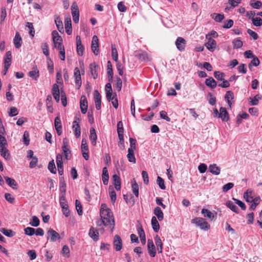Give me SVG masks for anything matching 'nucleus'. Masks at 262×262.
Masks as SVG:
<instances>
[{
    "instance_id": "obj_1",
    "label": "nucleus",
    "mask_w": 262,
    "mask_h": 262,
    "mask_svg": "<svg viewBox=\"0 0 262 262\" xmlns=\"http://www.w3.org/2000/svg\"><path fill=\"white\" fill-rule=\"evenodd\" d=\"M100 215L101 220L97 222V225L101 226L102 225H103L105 226H108L111 232H113L115 226V222L112 212L110 213H107L105 215Z\"/></svg>"
},
{
    "instance_id": "obj_2",
    "label": "nucleus",
    "mask_w": 262,
    "mask_h": 262,
    "mask_svg": "<svg viewBox=\"0 0 262 262\" xmlns=\"http://www.w3.org/2000/svg\"><path fill=\"white\" fill-rule=\"evenodd\" d=\"M191 223L199 227L201 229L208 230L210 229V225L202 217H196L191 220Z\"/></svg>"
},
{
    "instance_id": "obj_3",
    "label": "nucleus",
    "mask_w": 262,
    "mask_h": 262,
    "mask_svg": "<svg viewBox=\"0 0 262 262\" xmlns=\"http://www.w3.org/2000/svg\"><path fill=\"white\" fill-rule=\"evenodd\" d=\"M47 239L51 242H55L57 239H60V236L58 233L52 229H49L47 231Z\"/></svg>"
},
{
    "instance_id": "obj_4",
    "label": "nucleus",
    "mask_w": 262,
    "mask_h": 262,
    "mask_svg": "<svg viewBox=\"0 0 262 262\" xmlns=\"http://www.w3.org/2000/svg\"><path fill=\"white\" fill-rule=\"evenodd\" d=\"M62 151L64 153V157L67 160H69L71 158V150L69 145V142L67 139L64 138L63 140V145L62 146Z\"/></svg>"
},
{
    "instance_id": "obj_5",
    "label": "nucleus",
    "mask_w": 262,
    "mask_h": 262,
    "mask_svg": "<svg viewBox=\"0 0 262 262\" xmlns=\"http://www.w3.org/2000/svg\"><path fill=\"white\" fill-rule=\"evenodd\" d=\"M74 77L76 86L77 89H79L82 84V81L80 70L78 67L74 69Z\"/></svg>"
},
{
    "instance_id": "obj_6",
    "label": "nucleus",
    "mask_w": 262,
    "mask_h": 262,
    "mask_svg": "<svg viewBox=\"0 0 262 262\" xmlns=\"http://www.w3.org/2000/svg\"><path fill=\"white\" fill-rule=\"evenodd\" d=\"M206 38L207 39V42L205 45L206 47L210 51H213L216 46V41L212 39L209 34L206 35Z\"/></svg>"
},
{
    "instance_id": "obj_7",
    "label": "nucleus",
    "mask_w": 262,
    "mask_h": 262,
    "mask_svg": "<svg viewBox=\"0 0 262 262\" xmlns=\"http://www.w3.org/2000/svg\"><path fill=\"white\" fill-rule=\"evenodd\" d=\"M98 38L96 35H94L92 38L91 49L92 52L95 55H97L99 53V43H98Z\"/></svg>"
},
{
    "instance_id": "obj_8",
    "label": "nucleus",
    "mask_w": 262,
    "mask_h": 262,
    "mask_svg": "<svg viewBox=\"0 0 262 262\" xmlns=\"http://www.w3.org/2000/svg\"><path fill=\"white\" fill-rule=\"evenodd\" d=\"M113 245L117 251L121 250L122 247V241L118 235H116L114 238Z\"/></svg>"
},
{
    "instance_id": "obj_9",
    "label": "nucleus",
    "mask_w": 262,
    "mask_h": 262,
    "mask_svg": "<svg viewBox=\"0 0 262 262\" xmlns=\"http://www.w3.org/2000/svg\"><path fill=\"white\" fill-rule=\"evenodd\" d=\"M94 98L96 108L97 110H100L101 109V96L98 90L94 91Z\"/></svg>"
},
{
    "instance_id": "obj_10",
    "label": "nucleus",
    "mask_w": 262,
    "mask_h": 262,
    "mask_svg": "<svg viewBox=\"0 0 262 262\" xmlns=\"http://www.w3.org/2000/svg\"><path fill=\"white\" fill-rule=\"evenodd\" d=\"M147 248L150 256L152 257H155L156 254V250L151 239H148L147 241Z\"/></svg>"
},
{
    "instance_id": "obj_11",
    "label": "nucleus",
    "mask_w": 262,
    "mask_h": 262,
    "mask_svg": "<svg viewBox=\"0 0 262 262\" xmlns=\"http://www.w3.org/2000/svg\"><path fill=\"white\" fill-rule=\"evenodd\" d=\"M80 106L81 113L83 114H85L88 110V101L85 96L83 95L81 97Z\"/></svg>"
},
{
    "instance_id": "obj_12",
    "label": "nucleus",
    "mask_w": 262,
    "mask_h": 262,
    "mask_svg": "<svg viewBox=\"0 0 262 262\" xmlns=\"http://www.w3.org/2000/svg\"><path fill=\"white\" fill-rule=\"evenodd\" d=\"M76 45L77 54L79 56H82L84 48L81 43L80 37L78 35L76 36Z\"/></svg>"
},
{
    "instance_id": "obj_13",
    "label": "nucleus",
    "mask_w": 262,
    "mask_h": 262,
    "mask_svg": "<svg viewBox=\"0 0 262 262\" xmlns=\"http://www.w3.org/2000/svg\"><path fill=\"white\" fill-rule=\"evenodd\" d=\"M186 45V40L182 37H178L176 41V45L177 49L180 51H183L185 49Z\"/></svg>"
},
{
    "instance_id": "obj_14",
    "label": "nucleus",
    "mask_w": 262,
    "mask_h": 262,
    "mask_svg": "<svg viewBox=\"0 0 262 262\" xmlns=\"http://www.w3.org/2000/svg\"><path fill=\"white\" fill-rule=\"evenodd\" d=\"M219 118H221L222 120L224 122H227L229 120V115L226 108L223 107L220 108Z\"/></svg>"
},
{
    "instance_id": "obj_15",
    "label": "nucleus",
    "mask_w": 262,
    "mask_h": 262,
    "mask_svg": "<svg viewBox=\"0 0 262 262\" xmlns=\"http://www.w3.org/2000/svg\"><path fill=\"white\" fill-rule=\"evenodd\" d=\"M52 95L57 102L59 101L60 92L59 86L57 84H54L52 88Z\"/></svg>"
},
{
    "instance_id": "obj_16",
    "label": "nucleus",
    "mask_w": 262,
    "mask_h": 262,
    "mask_svg": "<svg viewBox=\"0 0 262 262\" xmlns=\"http://www.w3.org/2000/svg\"><path fill=\"white\" fill-rule=\"evenodd\" d=\"M64 25L66 32L68 35H70L72 32V28L71 24V19L70 16L66 17L64 20Z\"/></svg>"
},
{
    "instance_id": "obj_17",
    "label": "nucleus",
    "mask_w": 262,
    "mask_h": 262,
    "mask_svg": "<svg viewBox=\"0 0 262 262\" xmlns=\"http://www.w3.org/2000/svg\"><path fill=\"white\" fill-rule=\"evenodd\" d=\"M98 66L95 62L90 64V73L94 79H96L98 77Z\"/></svg>"
},
{
    "instance_id": "obj_18",
    "label": "nucleus",
    "mask_w": 262,
    "mask_h": 262,
    "mask_svg": "<svg viewBox=\"0 0 262 262\" xmlns=\"http://www.w3.org/2000/svg\"><path fill=\"white\" fill-rule=\"evenodd\" d=\"M55 127L58 135L60 136L62 134V126L61 120L59 117H56L54 120Z\"/></svg>"
},
{
    "instance_id": "obj_19",
    "label": "nucleus",
    "mask_w": 262,
    "mask_h": 262,
    "mask_svg": "<svg viewBox=\"0 0 262 262\" xmlns=\"http://www.w3.org/2000/svg\"><path fill=\"white\" fill-rule=\"evenodd\" d=\"M72 128L75 137L78 138L80 136L81 131L80 125L76 120L73 121Z\"/></svg>"
},
{
    "instance_id": "obj_20",
    "label": "nucleus",
    "mask_w": 262,
    "mask_h": 262,
    "mask_svg": "<svg viewBox=\"0 0 262 262\" xmlns=\"http://www.w3.org/2000/svg\"><path fill=\"white\" fill-rule=\"evenodd\" d=\"M4 179L7 183V184L12 189H17V183L16 181L12 178H9L7 176L4 177Z\"/></svg>"
},
{
    "instance_id": "obj_21",
    "label": "nucleus",
    "mask_w": 262,
    "mask_h": 262,
    "mask_svg": "<svg viewBox=\"0 0 262 262\" xmlns=\"http://www.w3.org/2000/svg\"><path fill=\"white\" fill-rule=\"evenodd\" d=\"M89 235L95 242L99 239V232L96 229L93 227L90 229Z\"/></svg>"
},
{
    "instance_id": "obj_22",
    "label": "nucleus",
    "mask_w": 262,
    "mask_h": 262,
    "mask_svg": "<svg viewBox=\"0 0 262 262\" xmlns=\"http://www.w3.org/2000/svg\"><path fill=\"white\" fill-rule=\"evenodd\" d=\"M135 56L143 61H148L149 60L148 54L144 51H138L135 53Z\"/></svg>"
},
{
    "instance_id": "obj_23",
    "label": "nucleus",
    "mask_w": 262,
    "mask_h": 262,
    "mask_svg": "<svg viewBox=\"0 0 262 262\" xmlns=\"http://www.w3.org/2000/svg\"><path fill=\"white\" fill-rule=\"evenodd\" d=\"M97 136L96 133L95 129L92 127L90 129V139L91 141V143L93 146H95L96 144V141Z\"/></svg>"
},
{
    "instance_id": "obj_24",
    "label": "nucleus",
    "mask_w": 262,
    "mask_h": 262,
    "mask_svg": "<svg viewBox=\"0 0 262 262\" xmlns=\"http://www.w3.org/2000/svg\"><path fill=\"white\" fill-rule=\"evenodd\" d=\"M109 179V174L106 167H104L102 169V180L104 185L108 184Z\"/></svg>"
},
{
    "instance_id": "obj_25",
    "label": "nucleus",
    "mask_w": 262,
    "mask_h": 262,
    "mask_svg": "<svg viewBox=\"0 0 262 262\" xmlns=\"http://www.w3.org/2000/svg\"><path fill=\"white\" fill-rule=\"evenodd\" d=\"M209 171L214 175H219L221 172V168L215 164H210L209 166Z\"/></svg>"
},
{
    "instance_id": "obj_26",
    "label": "nucleus",
    "mask_w": 262,
    "mask_h": 262,
    "mask_svg": "<svg viewBox=\"0 0 262 262\" xmlns=\"http://www.w3.org/2000/svg\"><path fill=\"white\" fill-rule=\"evenodd\" d=\"M113 180L114 182V185L116 189L119 191L121 189V180L120 177L116 174L113 176Z\"/></svg>"
},
{
    "instance_id": "obj_27",
    "label": "nucleus",
    "mask_w": 262,
    "mask_h": 262,
    "mask_svg": "<svg viewBox=\"0 0 262 262\" xmlns=\"http://www.w3.org/2000/svg\"><path fill=\"white\" fill-rule=\"evenodd\" d=\"M55 23L58 30L61 33L64 32L63 24L59 16L55 15Z\"/></svg>"
},
{
    "instance_id": "obj_28",
    "label": "nucleus",
    "mask_w": 262,
    "mask_h": 262,
    "mask_svg": "<svg viewBox=\"0 0 262 262\" xmlns=\"http://www.w3.org/2000/svg\"><path fill=\"white\" fill-rule=\"evenodd\" d=\"M14 45L16 49H19L22 43V39L18 32H16L13 39Z\"/></svg>"
},
{
    "instance_id": "obj_29",
    "label": "nucleus",
    "mask_w": 262,
    "mask_h": 262,
    "mask_svg": "<svg viewBox=\"0 0 262 262\" xmlns=\"http://www.w3.org/2000/svg\"><path fill=\"white\" fill-rule=\"evenodd\" d=\"M28 75L35 80L37 79L39 76V73L36 66L33 67L32 70L28 73Z\"/></svg>"
},
{
    "instance_id": "obj_30",
    "label": "nucleus",
    "mask_w": 262,
    "mask_h": 262,
    "mask_svg": "<svg viewBox=\"0 0 262 262\" xmlns=\"http://www.w3.org/2000/svg\"><path fill=\"white\" fill-rule=\"evenodd\" d=\"M201 213L204 217H207L211 221H213L214 219L215 216L214 214L207 209L203 208Z\"/></svg>"
},
{
    "instance_id": "obj_31",
    "label": "nucleus",
    "mask_w": 262,
    "mask_h": 262,
    "mask_svg": "<svg viewBox=\"0 0 262 262\" xmlns=\"http://www.w3.org/2000/svg\"><path fill=\"white\" fill-rule=\"evenodd\" d=\"M205 83L206 86L212 89L215 88L217 86L216 82L211 77L206 79Z\"/></svg>"
},
{
    "instance_id": "obj_32",
    "label": "nucleus",
    "mask_w": 262,
    "mask_h": 262,
    "mask_svg": "<svg viewBox=\"0 0 262 262\" xmlns=\"http://www.w3.org/2000/svg\"><path fill=\"white\" fill-rule=\"evenodd\" d=\"M52 36L53 41L54 45H56L59 42L62 41V39L61 37L59 35L58 33L56 30L52 31Z\"/></svg>"
},
{
    "instance_id": "obj_33",
    "label": "nucleus",
    "mask_w": 262,
    "mask_h": 262,
    "mask_svg": "<svg viewBox=\"0 0 262 262\" xmlns=\"http://www.w3.org/2000/svg\"><path fill=\"white\" fill-rule=\"evenodd\" d=\"M1 155L6 160H9L10 159V154L9 150L6 147H3L0 148Z\"/></svg>"
},
{
    "instance_id": "obj_34",
    "label": "nucleus",
    "mask_w": 262,
    "mask_h": 262,
    "mask_svg": "<svg viewBox=\"0 0 262 262\" xmlns=\"http://www.w3.org/2000/svg\"><path fill=\"white\" fill-rule=\"evenodd\" d=\"M151 224L154 231L155 232H158L160 229V225L156 216L152 217Z\"/></svg>"
},
{
    "instance_id": "obj_35",
    "label": "nucleus",
    "mask_w": 262,
    "mask_h": 262,
    "mask_svg": "<svg viewBox=\"0 0 262 262\" xmlns=\"http://www.w3.org/2000/svg\"><path fill=\"white\" fill-rule=\"evenodd\" d=\"M154 213L157 217L159 221L163 220L164 218V214L162 210L159 207H156L155 208L154 210Z\"/></svg>"
},
{
    "instance_id": "obj_36",
    "label": "nucleus",
    "mask_w": 262,
    "mask_h": 262,
    "mask_svg": "<svg viewBox=\"0 0 262 262\" xmlns=\"http://www.w3.org/2000/svg\"><path fill=\"white\" fill-rule=\"evenodd\" d=\"M244 198L248 203H252L253 201V192L251 190H248L244 193Z\"/></svg>"
},
{
    "instance_id": "obj_37",
    "label": "nucleus",
    "mask_w": 262,
    "mask_h": 262,
    "mask_svg": "<svg viewBox=\"0 0 262 262\" xmlns=\"http://www.w3.org/2000/svg\"><path fill=\"white\" fill-rule=\"evenodd\" d=\"M155 241L158 252L160 253H162L163 249V244L160 237L158 235H157L155 237Z\"/></svg>"
},
{
    "instance_id": "obj_38",
    "label": "nucleus",
    "mask_w": 262,
    "mask_h": 262,
    "mask_svg": "<svg viewBox=\"0 0 262 262\" xmlns=\"http://www.w3.org/2000/svg\"><path fill=\"white\" fill-rule=\"evenodd\" d=\"M12 60V54L11 51H7L6 53V57L4 59L5 66L9 67L11 65Z\"/></svg>"
},
{
    "instance_id": "obj_39",
    "label": "nucleus",
    "mask_w": 262,
    "mask_h": 262,
    "mask_svg": "<svg viewBox=\"0 0 262 262\" xmlns=\"http://www.w3.org/2000/svg\"><path fill=\"white\" fill-rule=\"evenodd\" d=\"M127 158L129 162L135 163L136 159L135 157L134 150L128 149V154L127 155Z\"/></svg>"
},
{
    "instance_id": "obj_40",
    "label": "nucleus",
    "mask_w": 262,
    "mask_h": 262,
    "mask_svg": "<svg viewBox=\"0 0 262 262\" xmlns=\"http://www.w3.org/2000/svg\"><path fill=\"white\" fill-rule=\"evenodd\" d=\"M225 99L227 101L229 106L231 107L232 103L230 100L234 99L233 93L231 91H227L226 93Z\"/></svg>"
},
{
    "instance_id": "obj_41",
    "label": "nucleus",
    "mask_w": 262,
    "mask_h": 262,
    "mask_svg": "<svg viewBox=\"0 0 262 262\" xmlns=\"http://www.w3.org/2000/svg\"><path fill=\"white\" fill-rule=\"evenodd\" d=\"M132 188L133 192L136 196L138 197L139 195V187L136 181L133 179L132 181Z\"/></svg>"
},
{
    "instance_id": "obj_42",
    "label": "nucleus",
    "mask_w": 262,
    "mask_h": 262,
    "mask_svg": "<svg viewBox=\"0 0 262 262\" xmlns=\"http://www.w3.org/2000/svg\"><path fill=\"white\" fill-rule=\"evenodd\" d=\"M226 206L232 211L236 213H239L237 207L231 201H228L226 203Z\"/></svg>"
},
{
    "instance_id": "obj_43",
    "label": "nucleus",
    "mask_w": 262,
    "mask_h": 262,
    "mask_svg": "<svg viewBox=\"0 0 262 262\" xmlns=\"http://www.w3.org/2000/svg\"><path fill=\"white\" fill-rule=\"evenodd\" d=\"M72 15V17L79 15V8L75 2L72 4L71 6Z\"/></svg>"
},
{
    "instance_id": "obj_44",
    "label": "nucleus",
    "mask_w": 262,
    "mask_h": 262,
    "mask_svg": "<svg viewBox=\"0 0 262 262\" xmlns=\"http://www.w3.org/2000/svg\"><path fill=\"white\" fill-rule=\"evenodd\" d=\"M111 212L112 211L111 210V209L107 207V206L105 204H101L100 210V214L105 215L107 213H111Z\"/></svg>"
},
{
    "instance_id": "obj_45",
    "label": "nucleus",
    "mask_w": 262,
    "mask_h": 262,
    "mask_svg": "<svg viewBox=\"0 0 262 262\" xmlns=\"http://www.w3.org/2000/svg\"><path fill=\"white\" fill-rule=\"evenodd\" d=\"M48 45L47 43L43 42L41 45V49L42 51L43 54L47 57V59H49V52L48 49Z\"/></svg>"
},
{
    "instance_id": "obj_46",
    "label": "nucleus",
    "mask_w": 262,
    "mask_h": 262,
    "mask_svg": "<svg viewBox=\"0 0 262 262\" xmlns=\"http://www.w3.org/2000/svg\"><path fill=\"white\" fill-rule=\"evenodd\" d=\"M250 5L254 9H259L262 5V2L259 1L250 0Z\"/></svg>"
},
{
    "instance_id": "obj_47",
    "label": "nucleus",
    "mask_w": 262,
    "mask_h": 262,
    "mask_svg": "<svg viewBox=\"0 0 262 262\" xmlns=\"http://www.w3.org/2000/svg\"><path fill=\"white\" fill-rule=\"evenodd\" d=\"M212 18L216 22H221L224 19V15L222 14L213 13Z\"/></svg>"
},
{
    "instance_id": "obj_48",
    "label": "nucleus",
    "mask_w": 262,
    "mask_h": 262,
    "mask_svg": "<svg viewBox=\"0 0 262 262\" xmlns=\"http://www.w3.org/2000/svg\"><path fill=\"white\" fill-rule=\"evenodd\" d=\"M59 190L61 193H63L62 194L65 195V193L66 191V184L63 178H60Z\"/></svg>"
},
{
    "instance_id": "obj_49",
    "label": "nucleus",
    "mask_w": 262,
    "mask_h": 262,
    "mask_svg": "<svg viewBox=\"0 0 262 262\" xmlns=\"http://www.w3.org/2000/svg\"><path fill=\"white\" fill-rule=\"evenodd\" d=\"M0 231L2 232L5 235L8 237H12L14 235L13 232L12 230L7 229L6 228L0 229Z\"/></svg>"
},
{
    "instance_id": "obj_50",
    "label": "nucleus",
    "mask_w": 262,
    "mask_h": 262,
    "mask_svg": "<svg viewBox=\"0 0 262 262\" xmlns=\"http://www.w3.org/2000/svg\"><path fill=\"white\" fill-rule=\"evenodd\" d=\"M76 209L77 211L78 215H81L82 214V207L79 201L76 200L75 201Z\"/></svg>"
},
{
    "instance_id": "obj_51",
    "label": "nucleus",
    "mask_w": 262,
    "mask_h": 262,
    "mask_svg": "<svg viewBox=\"0 0 262 262\" xmlns=\"http://www.w3.org/2000/svg\"><path fill=\"white\" fill-rule=\"evenodd\" d=\"M40 221L38 218L36 216H32V220L30 221L29 224L33 227H37L39 226Z\"/></svg>"
},
{
    "instance_id": "obj_52",
    "label": "nucleus",
    "mask_w": 262,
    "mask_h": 262,
    "mask_svg": "<svg viewBox=\"0 0 262 262\" xmlns=\"http://www.w3.org/2000/svg\"><path fill=\"white\" fill-rule=\"evenodd\" d=\"M26 27L28 28L29 29V33L30 36L33 37L35 34V30L32 23L27 22L26 25Z\"/></svg>"
},
{
    "instance_id": "obj_53",
    "label": "nucleus",
    "mask_w": 262,
    "mask_h": 262,
    "mask_svg": "<svg viewBox=\"0 0 262 262\" xmlns=\"http://www.w3.org/2000/svg\"><path fill=\"white\" fill-rule=\"evenodd\" d=\"M48 168L51 173L54 174L56 173V171L55 170V165L54 163V160H52V161L49 162L48 166Z\"/></svg>"
},
{
    "instance_id": "obj_54",
    "label": "nucleus",
    "mask_w": 262,
    "mask_h": 262,
    "mask_svg": "<svg viewBox=\"0 0 262 262\" xmlns=\"http://www.w3.org/2000/svg\"><path fill=\"white\" fill-rule=\"evenodd\" d=\"M232 43H233V48L234 49H238V48H241L243 46V42L239 38H237L236 39H234L232 41Z\"/></svg>"
},
{
    "instance_id": "obj_55",
    "label": "nucleus",
    "mask_w": 262,
    "mask_h": 262,
    "mask_svg": "<svg viewBox=\"0 0 262 262\" xmlns=\"http://www.w3.org/2000/svg\"><path fill=\"white\" fill-rule=\"evenodd\" d=\"M214 76L217 80L222 81L224 80L225 74L219 71H215Z\"/></svg>"
},
{
    "instance_id": "obj_56",
    "label": "nucleus",
    "mask_w": 262,
    "mask_h": 262,
    "mask_svg": "<svg viewBox=\"0 0 262 262\" xmlns=\"http://www.w3.org/2000/svg\"><path fill=\"white\" fill-rule=\"evenodd\" d=\"M122 85V81L121 79L119 77H117L115 80V87L118 92H120L121 90Z\"/></svg>"
},
{
    "instance_id": "obj_57",
    "label": "nucleus",
    "mask_w": 262,
    "mask_h": 262,
    "mask_svg": "<svg viewBox=\"0 0 262 262\" xmlns=\"http://www.w3.org/2000/svg\"><path fill=\"white\" fill-rule=\"evenodd\" d=\"M157 182L161 189L165 190L166 189L164 181L162 178L158 176L157 178Z\"/></svg>"
},
{
    "instance_id": "obj_58",
    "label": "nucleus",
    "mask_w": 262,
    "mask_h": 262,
    "mask_svg": "<svg viewBox=\"0 0 262 262\" xmlns=\"http://www.w3.org/2000/svg\"><path fill=\"white\" fill-rule=\"evenodd\" d=\"M112 56L114 61H118V53L114 45L112 46Z\"/></svg>"
},
{
    "instance_id": "obj_59",
    "label": "nucleus",
    "mask_w": 262,
    "mask_h": 262,
    "mask_svg": "<svg viewBox=\"0 0 262 262\" xmlns=\"http://www.w3.org/2000/svg\"><path fill=\"white\" fill-rule=\"evenodd\" d=\"M56 164L57 168L63 167L62 162V157L61 154H59L56 156Z\"/></svg>"
},
{
    "instance_id": "obj_60",
    "label": "nucleus",
    "mask_w": 262,
    "mask_h": 262,
    "mask_svg": "<svg viewBox=\"0 0 262 262\" xmlns=\"http://www.w3.org/2000/svg\"><path fill=\"white\" fill-rule=\"evenodd\" d=\"M81 149L82 152L89 151V148L85 139H82V140Z\"/></svg>"
},
{
    "instance_id": "obj_61",
    "label": "nucleus",
    "mask_w": 262,
    "mask_h": 262,
    "mask_svg": "<svg viewBox=\"0 0 262 262\" xmlns=\"http://www.w3.org/2000/svg\"><path fill=\"white\" fill-rule=\"evenodd\" d=\"M23 141L26 145H28L30 142L29 134L27 131H25L23 135Z\"/></svg>"
},
{
    "instance_id": "obj_62",
    "label": "nucleus",
    "mask_w": 262,
    "mask_h": 262,
    "mask_svg": "<svg viewBox=\"0 0 262 262\" xmlns=\"http://www.w3.org/2000/svg\"><path fill=\"white\" fill-rule=\"evenodd\" d=\"M252 21L255 26L259 27L262 25V19L260 17H254Z\"/></svg>"
},
{
    "instance_id": "obj_63",
    "label": "nucleus",
    "mask_w": 262,
    "mask_h": 262,
    "mask_svg": "<svg viewBox=\"0 0 262 262\" xmlns=\"http://www.w3.org/2000/svg\"><path fill=\"white\" fill-rule=\"evenodd\" d=\"M25 234L32 236L35 234V229L32 227H27L24 229Z\"/></svg>"
},
{
    "instance_id": "obj_64",
    "label": "nucleus",
    "mask_w": 262,
    "mask_h": 262,
    "mask_svg": "<svg viewBox=\"0 0 262 262\" xmlns=\"http://www.w3.org/2000/svg\"><path fill=\"white\" fill-rule=\"evenodd\" d=\"M234 186V184L232 183H228L224 185L222 187V190L224 192H227L228 190L231 189Z\"/></svg>"
}]
</instances>
